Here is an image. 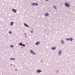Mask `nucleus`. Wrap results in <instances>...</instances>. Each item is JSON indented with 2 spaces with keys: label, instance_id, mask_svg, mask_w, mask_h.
<instances>
[{
  "label": "nucleus",
  "instance_id": "nucleus-1",
  "mask_svg": "<svg viewBox=\"0 0 75 75\" xmlns=\"http://www.w3.org/2000/svg\"><path fill=\"white\" fill-rule=\"evenodd\" d=\"M65 6L67 7H70V5L67 3H65Z\"/></svg>",
  "mask_w": 75,
  "mask_h": 75
},
{
  "label": "nucleus",
  "instance_id": "nucleus-2",
  "mask_svg": "<svg viewBox=\"0 0 75 75\" xmlns=\"http://www.w3.org/2000/svg\"><path fill=\"white\" fill-rule=\"evenodd\" d=\"M33 6H38V4L37 3H33L32 4Z\"/></svg>",
  "mask_w": 75,
  "mask_h": 75
},
{
  "label": "nucleus",
  "instance_id": "nucleus-3",
  "mask_svg": "<svg viewBox=\"0 0 75 75\" xmlns=\"http://www.w3.org/2000/svg\"><path fill=\"white\" fill-rule=\"evenodd\" d=\"M62 52V51L61 50H59V55H61Z\"/></svg>",
  "mask_w": 75,
  "mask_h": 75
},
{
  "label": "nucleus",
  "instance_id": "nucleus-4",
  "mask_svg": "<svg viewBox=\"0 0 75 75\" xmlns=\"http://www.w3.org/2000/svg\"><path fill=\"white\" fill-rule=\"evenodd\" d=\"M12 11L14 13H16V12H17V11L15 9H13L12 10Z\"/></svg>",
  "mask_w": 75,
  "mask_h": 75
},
{
  "label": "nucleus",
  "instance_id": "nucleus-5",
  "mask_svg": "<svg viewBox=\"0 0 75 75\" xmlns=\"http://www.w3.org/2000/svg\"><path fill=\"white\" fill-rule=\"evenodd\" d=\"M40 44V42H37L36 43H35V45H39V44Z\"/></svg>",
  "mask_w": 75,
  "mask_h": 75
},
{
  "label": "nucleus",
  "instance_id": "nucleus-6",
  "mask_svg": "<svg viewBox=\"0 0 75 75\" xmlns=\"http://www.w3.org/2000/svg\"><path fill=\"white\" fill-rule=\"evenodd\" d=\"M52 50H55V49H56V47H52L51 48Z\"/></svg>",
  "mask_w": 75,
  "mask_h": 75
},
{
  "label": "nucleus",
  "instance_id": "nucleus-7",
  "mask_svg": "<svg viewBox=\"0 0 75 75\" xmlns=\"http://www.w3.org/2000/svg\"><path fill=\"white\" fill-rule=\"evenodd\" d=\"M42 71L41 70H38L37 71V72L38 73H39L40 72H41Z\"/></svg>",
  "mask_w": 75,
  "mask_h": 75
},
{
  "label": "nucleus",
  "instance_id": "nucleus-8",
  "mask_svg": "<svg viewBox=\"0 0 75 75\" xmlns=\"http://www.w3.org/2000/svg\"><path fill=\"white\" fill-rule=\"evenodd\" d=\"M13 22H11L10 25H13Z\"/></svg>",
  "mask_w": 75,
  "mask_h": 75
},
{
  "label": "nucleus",
  "instance_id": "nucleus-9",
  "mask_svg": "<svg viewBox=\"0 0 75 75\" xmlns=\"http://www.w3.org/2000/svg\"><path fill=\"white\" fill-rule=\"evenodd\" d=\"M24 25L26 27H28V25H27V24H26V23H24Z\"/></svg>",
  "mask_w": 75,
  "mask_h": 75
},
{
  "label": "nucleus",
  "instance_id": "nucleus-10",
  "mask_svg": "<svg viewBox=\"0 0 75 75\" xmlns=\"http://www.w3.org/2000/svg\"><path fill=\"white\" fill-rule=\"evenodd\" d=\"M45 16H48V13H45Z\"/></svg>",
  "mask_w": 75,
  "mask_h": 75
},
{
  "label": "nucleus",
  "instance_id": "nucleus-11",
  "mask_svg": "<svg viewBox=\"0 0 75 75\" xmlns=\"http://www.w3.org/2000/svg\"><path fill=\"white\" fill-rule=\"evenodd\" d=\"M70 40L71 41H72V40H73V38H70Z\"/></svg>",
  "mask_w": 75,
  "mask_h": 75
},
{
  "label": "nucleus",
  "instance_id": "nucleus-12",
  "mask_svg": "<svg viewBox=\"0 0 75 75\" xmlns=\"http://www.w3.org/2000/svg\"><path fill=\"white\" fill-rule=\"evenodd\" d=\"M61 42L62 44H64V40H62Z\"/></svg>",
  "mask_w": 75,
  "mask_h": 75
},
{
  "label": "nucleus",
  "instance_id": "nucleus-13",
  "mask_svg": "<svg viewBox=\"0 0 75 75\" xmlns=\"http://www.w3.org/2000/svg\"><path fill=\"white\" fill-rule=\"evenodd\" d=\"M19 45H21V46H22V43L21 42V43H19Z\"/></svg>",
  "mask_w": 75,
  "mask_h": 75
},
{
  "label": "nucleus",
  "instance_id": "nucleus-14",
  "mask_svg": "<svg viewBox=\"0 0 75 75\" xmlns=\"http://www.w3.org/2000/svg\"><path fill=\"white\" fill-rule=\"evenodd\" d=\"M13 47H14V46H13V45H11V46L10 47H11V48H13Z\"/></svg>",
  "mask_w": 75,
  "mask_h": 75
},
{
  "label": "nucleus",
  "instance_id": "nucleus-15",
  "mask_svg": "<svg viewBox=\"0 0 75 75\" xmlns=\"http://www.w3.org/2000/svg\"><path fill=\"white\" fill-rule=\"evenodd\" d=\"M33 52L34 51H33V50H30V53H31V54H32Z\"/></svg>",
  "mask_w": 75,
  "mask_h": 75
},
{
  "label": "nucleus",
  "instance_id": "nucleus-16",
  "mask_svg": "<svg viewBox=\"0 0 75 75\" xmlns=\"http://www.w3.org/2000/svg\"><path fill=\"white\" fill-rule=\"evenodd\" d=\"M66 40H68V41H69V38H67L66 39Z\"/></svg>",
  "mask_w": 75,
  "mask_h": 75
},
{
  "label": "nucleus",
  "instance_id": "nucleus-17",
  "mask_svg": "<svg viewBox=\"0 0 75 75\" xmlns=\"http://www.w3.org/2000/svg\"><path fill=\"white\" fill-rule=\"evenodd\" d=\"M57 8V7L54 6V8H55V9H56V8Z\"/></svg>",
  "mask_w": 75,
  "mask_h": 75
},
{
  "label": "nucleus",
  "instance_id": "nucleus-18",
  "mask_svg": "<svg viewBox=\"0 0 75 75\" xmlns=\"http://www.w3.org/2000/svg\"><path fill=\"white\" fill-rule=\"evenodd\" d=\"M32 54H33V55H34L35 54V53H34V52H33Z\"/></svg>",
  "mask_w": 75,
  "mask_h": 75
},
{
  "label": "nucleus",
  "instance_id": "nucleus-19",
  "mask_svg": "<svg viewBox=\"0 0 75 75\" xmlns=\"http://www.w3.org/2000/svg\"><path fill=\"white\" fill-rule=\"evenodd\" d=\"M30 32L31 33H33V31L32 30H31Z\"/></svg>",
  "mask_w": 75,
  "mask_h": 75
},
{
  "label": "nucleus",
  "instance_id": "nucleus-20",
  "mask_svg": "<svg viewBox=\"0 0 75 75\" xmlns=\"http://www.w3.org/2000/svg\"><path fill=\"white\" fill-rule=\"evenodd\" d=\"M12 60H14L15 59V58H12Z\"/></svg>",
  "mask_w": 75,
  "mask_h": 75
},
{
  "label": "nucleus",
  "instance_id": "nucleus-21",
  "mask_svg": "<svg viewBox=\"0 0 75 75\" xmlns=\"http://www.w3.org/2000/svg\"><path fill=\"white\" fill-rule=\"evenodd\" d=\"M23 46V47H25V45H24V44H22V46Z\"/></svg>",
  "mask_w": 75,
  "mask_h": 75
},
{
  "label": "nucleus",
  "instance_id": "nucleus-22",
  "mask_svg": "<svg viewBox=\"0 0 75 75\" xmlns=\"http://www.w3.org/2000/svg\"><path fill=\"white\" fill-rule=\"evenodd\" d=\"M9 34H11V32L9 31Z\"/></svg>",
  "mask_w": 75,
  "mask_h": 75
},
{
  "label": "nucleus",
  "instance_id": "nucleus-23",
  "mask_svg": "<svg viewBox=\"0 0 75 75\" xmlns=\"http://www.w3.org/2000/svg\"><path fill=\"white\" fill-rule=\"evenodd\" d=\"M10 60H12V58H10Z\"/></svg>",
  "mask_w": 75,
  "mask_h": 75
},
{
  "label": "nucleus",
  "instance_id": "nucleus-24",
  "mask_svg": "<svg viewBox=\"0 0 75 75\" xmlns=\"http://www.w3.org/2000/svg\"><path fill=\"white\" fill-rule=\"evenodd\" d=\"M46 1H48L49 0H46Z\"/></svg>",
  "mask_w": 75,
  "mask_h": 75
}]
</instances>
